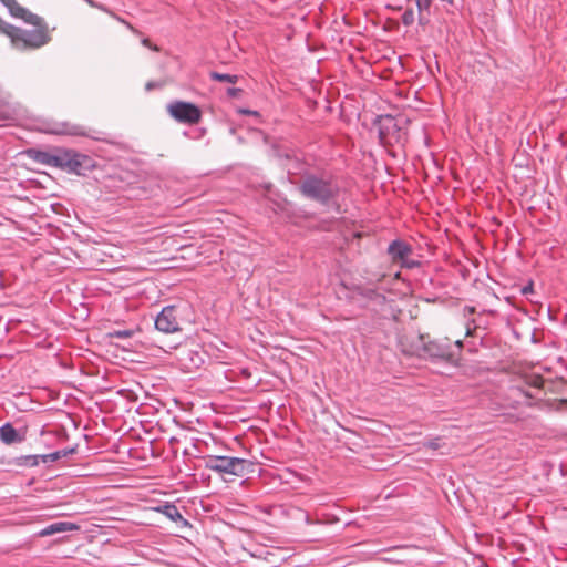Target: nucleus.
<instances>
[{"instance_id": "4", "label": "nucleus", "mask_w": 567, "mask_h": 567, "mask_svg": "<svg viewBox=\"0 0 567 567\" xmlns=\"http://www.w3.org/2000/svg\"><path fill=\"white\" fill-rule=\"evenodd\" d=\"M167 111L173 118L184 124H196L202 117L199 107L190 102L174 101L168 104Z\"/></svg>"}, {"instance_id": "19", "label": "nucleus", "mask_w": 567, "mask_h": 567, "mask_svg": "<svg viewBox=\"0 0 567 567\" xmlns=\"http://www.w3.org/2000/svg\"><path fill=\"white\" fill-rule=\"evenodd\" d=\"M385 123H386V124H382V125H381V127H380V132H379V133H380V138H381L382 141H385V140H386V134H388V132H389L390 127H395V126H396V123L394 122V118H393V117H390V116H388V117L385 118Z\"/></svg>"}, {"instance_id": "22", "label": "nucleus", "mask_w": 567, "mask_h": 567, "mask_svg": "<svg viewBox=\"0 0 567 567\" xmlns=\"http://www.w3.org/2000/svg\"><path fill=\"white\" fill-rule=\"evenodd\" d=\"M414 20L415 18L413 10H405V12L402 14V23L404 25H411Z\"/></svg>"}, {"instance_id": "3", "label": "nucleus", "mask_w": 567, "mask_h": 567, "mask_svg": "<svg viewBox=\"0 0 567 567\" xmlns=\"http://www.w3.org/2000/svg\"><path fill=\"white\" fill-rule=\"evenodd\" d=\"M249 462L241 457L209 455L205 458V467L220 475L243 476Z\"/></svg>"}, {"instance_id": "11", "label": "nucleus", "mask_w": 567, "mask_h": 567, "mask_svg": "<svg viewBox=\"0 0 567 567\" xmlns=\"http://www.w3.org/2000/svg\"><path fill=\"white\" fill-rule=\"evenodd\" d=\"M28 155L30 158H32L34 162L39 164L53 167L54 151L48 152L39 150H29Z\"/></svg>"}, {"instance_id": "9", "label": "nucleus", "mask_w": 567, "mask_h": 567, "mask_svg": "<svg viewBox=\"0 0 567 567\" xmlns=\"http://www.w3.org/2000/svg\"><path fill=\"white\" fill-rule=\"evenodd\" d=\"M75 452V449H63L59 450L49 454H42V455H30L27 457L29 465H38L39 461L42 463H49V462H55L60 458H64Z\"/></svg>"}, {"instance_id": "34", "label": "nucleus", "mask_w": 567, "mask_h": 567, "mask_svg": "<svg viewBox=\"0 0 567 567\" xmlns=\"http://www.w3.org/2000/svg\"><path fill=\"white\" fill-rule=\"evenodd\" d=\"M305 522H306V524H308V525L312 524V520L310 519V517H309V515H308V514H306V515H305Z\"/></svg>"}, {"instance_id": "33", "label": "nucleus", "mask_w": 567, "mask_h": 567, "mask_svg": "<svg viewBox=\"0 0 567 567\" xmlns=\"http://www.w3.org/2000/svg\"><path fill=\"white\" fill-rule=\"evenodd\" d=\"M529 291H532V286L524 287L522 290L524 295L528 293Z\"/></svg>"}, {"instance_id": "28", "label": "nucleus", "mask_w": 567, "mask_h": 567, "mask_svg": "<svg viewBox=\"0 0 567 567\" xmlns=\"http://www.w3.org/2000/svg\"><path fill=\"white\" fill-rule=\"evenodd\" d=\"M239 113L246 114V115H252V116H256V117L260 116L258 111H252V110H248V109H240Z\"/></svg>"}, {"instance_id": "18", "label": "nucleus", "mask_w": 567, "mask_h": 567, "mask_svg": "<svg viewBox=\"0 0 567 567\" xmlns=\"http://www.w3.org/2000/svg\"><path fill=\"white\" fill-rule=\"evenodd\" d=\"M21 19L24 22L32 24L34 27H41V24L43 23V19L41 17L30 12L28 9H27V13Z\"/></svg>"}, {"instance_id": "7", "label": "nucleus", "mask_w": 567, "mask_h": 567, "mask_svg": "<svg viewBox=\"0 0 567 567\" xmlns=\"http://www.w3.org/2000/svg\"><path fill=\"white\" fill-rule=\"evenodd\" d=\"M423 357L433 360H450L452 352L450 347L437 341H430L423 346Z\"/></svg>"}, {"instance_id": "15", "label": "nucleus", "mask_w": 567, "mask_h": 567, "mask_svg": "<svg viewBox=\"0 0 567 567\" xmlns=\"http://www.w3.org/2000/svg\"><path fill=\"white\" fill-rule=\"evenodd\" d=\"M164 516L167 517L168 519H171L172 522L181 524V526L185 527V526L189 525L188 520L183 517L178 507L174 503L171 504V506L167 508V512Z\"/></svg>"}, {"instance_id": "1", "label": "nucleus", "mask_w": 567, "mask_h": 567, "mask_svg": "<svg viewBox=\"0 0 567 567\" xmlns=\"http://www.w3.org/2000/svg\"><path fill=\"white\" fill-rule=\"evenodd\" d=\"M299 190L303 197L321 205H328L339 196L340 188L329 175L307 174L302 178Z\"/></svg>"}, {"instance_id": "16", "label": "nucleus", "mask_w": 567, "mask_h": 567, "mask_svg": "<svg viewBox=\"0 0 567 567\" xmlns=\"http://www.w3.org/2000/svg\"><path fill=\"white\" fill-rule=\"evenodd\" d=\"M3 6H6L10 12V14L14 18L21 19L27 13V9L21 7L17 0H0Z\"/></svg>"}, {"instance_id": "14", "label": "nucleus", "mask_w": 567, "mask_h": 567, "mask_svg": "<svg viewBox=\"0 0 567 567\" xmlns=\"http://www.w3.org/2000/svg\"><path fill=\"white\" fill-rule=\"evenodd\" d=\"M0 439L6 444H12L20 440L17 430L10 423L0 427Z\"/></svg>"}, {"instance_id": "21", "label": "nucleus", "mask_w": 567, "mask_h": 567, "mask_svg": "<svg viewBox=\"0 0 567 567\" xmlns=\"http://www.w3.org/2000/svg\"><path fill=\"white\" fill-rule=\"evenodd\" d=\"M360 295L369 299L384 298L381 293H379L375 289L371 288H362L360 290Z\"/></svg>"}, {"instance_id": "2", "label": "nucleus", "mask_w": 567, "mask_h": 567, "mask_svg": "<svg viewBox=\"0 0 567 567\" xmlns=\"http://www.w3.org/2000/svg\"><path fill=\"white\" fill-rule=\"evenodd\" d=\"M0 33L10 39L11 47L18 51L37 50L51 41L47 29L25 30L14 27L0 18Z\"/></svg>"}, {"instance_id": "30", "label": "nucleus", "mask_w": 567, "mask_h": 567, "mask_svg": "<svg viewBox=\"0 0 567 567\" xmlns=\"http://www.w3.org/2000/svg\"><path fill=\"white\" fill-rule=\"evenodd\" d=\"M92 8H101V3L95 2L94 0H84Z\"/></svg>"}, {"instance_id": "10", "label": "nucleus", "mask_w": 567, "mask_h": 567, "mask_svg": "<svg viewBox=\"0 0 567 567\" xmlns=\"http://www.w3.org/2000/svg\"><path fill=\"white\" fill-rule=\"evenodd\" d=\"M79 526L71 522H55L38 532L39 537H47L54 534L78 530Z\"/></svg>"}, {"instance_id": "5", "label": "nucleus", "mask_w": 567, "mask_h": 567, "mask_svg": "<svg viewBox=\"0 0 567 567\" xmlns=\"http://www.w3.org/2000/svg\"><path fill=\"white\" fill-rule=\"evenodd\" d=\"M155 328L164 333H174L179 330L175 306H166L155 318Z\"/></svg>"}, {"instance_id": "6", "label": "nucleus", "mask_w": 567, "mask_h": 567, "mask_svg": "<svg viewBox=\"0 0 567 567\" xmlns=\"http://www.w3.org/2000/svg\"><path fill=\"white\" fill-rule=\"evenodd\" d=\"M93 167L94 161L91 156L73 151L64 171L76 175H84L86 171Z\"/></svg>"}, {"instance_id": "24", "label": "nucleus", "mask_w": 567, "mask_h": 567, "mask_svg": "<svg viewBox=\"0 0 567 567\" xmlns=\"http://www.w3.org/2000/svg\"><path fill=\"white\" fill-rule=\"evenodd\" d=\"M171 504H172L171 502H164L163 504L152 507V509L156 513H161V514L165 515L167 512V508L171 506Z\"/></svg>"}, {"instance_id": "13", "label": "nucleus", "mask_w": 567, "mask_h": 567, "mask_svg": "<svg viewBox=\"0 0 567 567\" xmlns=\"http://www.w3.org/2000/svg\"><path fill=\"white\" fill-rule=\"evenodd\" d=\"M72 152H73V150L55 148L54 150V158H53V167L64 171L66 167V163L70 161V156H71Z\"/></svg>"}, {"instance_id": "35", "label": "nucleus", "mask_w": 567, "mask_h": 567, "mask_svg": "<svg viewBox=\"0 0 567 567\" xmlns=\"http://www.w3.org/2000/svg\"><path fill=\"white\" fill-rule=\"evenodd\" d=\"M455 344H456L458 348H461V347H462V341L457 340V341H455Z\"/></svg>"}, {"instance_id": "25", "label": "nucleus", "mask_w": 567, "mask_h": 567, "mask_svg": "<svg viewBox=\"0 0 567 567\" xmlns=\"http://www.w3.org/2000/svg\"><path fill=\"white\" fill-rule=\"evenodd\" d=\"M420 265L419 261H415V260H410L409 257L405 258L402 262H401V266L402 267H405L408 269H413L415 267H417Z\"/></svg>"}, {"instance_id": "32", "label": "nucleus", "mask_w": 567, "mask_h": 567, "mask_svg": "<svg viewBox=\"0 0 567 567\" xmlns=\"http://www.w3.org/2000/svg\"><path fill=\"white\" fill-rule=\"evenodd\" d=\"M155 86H156V84L154 82H147L145 85V89H146V91H151Z\"/></svg>"}, {"instance_id": "17", "label": "nucleus", "mask_w": 567, "mask_h": 567, "mask_svg": "<svg viewBox=\"0 0 567 567\" xmlns=\"http://www.w3.org/2000/svg\"><path fill=\"white\" fill-rule=\"evenodd\" d=\"M209 76L212 80L219 81V82L237 83V81H238V75L228 74V73H219L216 71L210 72Z\"/></svg>"}, {"instance_id": "8", "label": "nucleus", "mask_w": 567, "mask_h": 567, "mask_svg": "<svg viewBox=\"0 0 567 567\" xmlns=\"http://www.w3.org/2000/svg\"><path fill=\"white\" fill-rule=\"evenodd\" d=\"M388 254L393 262H402L412 255V247L404 240L395 239L390 243Z\"/></svg>"}, {"instance_id": "27", "label": "nucleus", "mask_w": 567, "mask_h": 567, "mask_svg": "<svg viewBox=\"0 0 567 567\" xmlns=\"http://www.w3.org/2000/svg\"><path fill=\"white\" fill-rule=\"evenodd\" d=\"M142 44H143L144 47H146V48H150V49H151V50H153V51H158V50H159L157 45H153V44L151 43V41H150V39H148V38H144V39H142Z\"/></svg>"}, {"instance_id": "12", "label": "nucleus", "mask_w": 567, "mask_h": 567, "mask_svg": "<svg viewBox=\"0 0 567 567\" xmlns=\"http://www.w3.org/2000/svg\"><path fill=\"white\" fill-rule=\"evenodd\" d=\"M52 134L56 135H84V131L81 126L71 125L68 123H61L55 125L53 128L49 131Z\"/></svg>"}, {"instance_id": "31", "label": "nucleus", "mask_w": 567, "mask_h": 567, "mask_svg": "<svg viewBox=\"0 0 567 567\" xmlns=\"http://www.w3.org/2000/svg\"><path fill=\"white\" fill-rule=\"evenodd\" d=\"M118 20L121 21V19H118ZM122 22H123V23H125V24H126V27H127L130 30H132L134 33H138V31H137L136 29H134L132 24H130L128 22H125L124 20H122Z\"/></svg>"}, {"instance_id": "29", "label": "nucleus", "mask_w": 567, "mask_h": 567, "mask_svg": "<svg viewBox=\"0 0 567 567\" xmlns=\"http://www.w3.org/2000/svg\"><path fill=\"white\" fill-rule=\"evenodd\" d=\"M241 92L240 89L238 87H230L227 90V94L230 96V97H236L238 96V94Z\"/></svg>"}, {"instance_id": "36", "label": "nucleus", "mask_w": 567, "mask_h": 567, "mask_svg": "<svg viewBox=\"0 0 567 567\" xmlns=\"http://www.w3.org/2000/svg\"><path fill=\"white\" fill-rule=\"evenodd\" d=\"M99 9L102 10V11H105V12L107 11L106 8L103 4H101V8H99Z\"/></svg>"}, {"instance_id": "26", "label": "nucleus", "mask_w": 567, "mask_h": 567, "mask_svg": "<svg viewBox=\"0 0 567 567\" xmlns=\"http://www.w3.org/2000/svg\"><path fill=\"white\" fill-rule=\"evenodd\" d=\"M424 446L431 449V450H437L441 447L440 439L430 440L424 443Z\"/></svg>"}, {"instance_id": "23", "label": "nucleus", "mask_w": 567, "mask_h": 567, "mask_svg": "<svg viewBox=\"0 0 567 567\" xmlns=\"http://www.w3.org/2000/svg\"><path fill=\"white\" fill-rule=\"evenodd\" d=\"M419 13L421 14L423 11H429L431 7V0H416L415 1Z\"/></svg>"}, {"instance_id": "20", "label": "nucleus", "mask_w": 567, "mask_h": 567, "mask_svg": "<svg viewBox=\"0 0 567 567\" xmlns=\"http://www.w3.org/2000/svg\"><path fill=\"white\" fill-rule=\"evenodd\" d=\"M134 334L133 330L123 329V330H114L110 333L111 337L117 338V339H128Z\"/></svg>"}]
</instances>
